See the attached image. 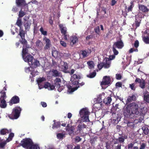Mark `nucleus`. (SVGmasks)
Wrapping results in <instances>:
<instances>
[{
	"label": "nucleus",
	"mask_w": 149,
	"mask_h": 149,
	"mask_svg": "<svg viewBox=\"0 0 149 149\" xmlns=\"http://www.w3.org/2000/svg\"><path fill=\"white\" fill-rule=\"evenodd\" d=\"M62 35L64 36L63 38L65 40H68L69 36L68 34V33H65V34H63Z\"/></svg>",
	"instance_id": "obj_54"
},
{
	"label": "nucleus",
	"mask_w": 149,
	"mask_h": 149,
	"mask_svg": "<svg viewBox=\"0 0 149 149\" xmlns=\"http://www.w3.org/2000/svg\"><path fill=\"white\" fill-rule=\"evenodd\" d=\"M74 129V127L70 125L69 124H68L66 127V130L68 132L70 135L73 134Z\"/></svg>",
	"instance_id": "obj_20"
},
{
	"label": "nucleus",
	"mask_w": 149,
	"mask_h": 149,
	"mask_svg": "<svg viewBox=\"0 0 149 149\" xmlns=\"http://www.w3.org/2000/svg\"><path fill=\"white\" fill-rule=\"evenodd\" d=\"M84 84V83L82 82L81 83H79L78 86H76L75 87L72 88V86L69 85H67L66 86L68 88V91L70 92H73L77 90L80 86H82Z\"/></svg>",
	"instance_id": "obj_14"
},
{
	"label": "nucleus",
	"mask_w": 149,
	"mask_h": 149,
	"mask_svg": "<svg viewBox=\"0 0 149 149\" xmlns=\"http://www.w3.org/2000/svg\"><path fill=\"white\" fill-rule=\"evenodd\" d=\"M146 144L144 143H142L139 149H144L146 147Z\"/></svg>",
	"instance_id": "obj_63"
},
{
	"label": "nucleus",
	"mask_w": 149,
	"mask_h": 149,
	"mask_svg": "<svg viewBox=\"0 0 149 149\" xmlns=\"http://www.w3.org/2000/svg\"><path fill=\"white\" fill-rule=\"evenodd\" d=\"M112 99L111 97L105 98L103 100V102L107 105H109L111 102Z\"/></svg>",
	"instance_id": "obj_27"
},
{
	"label": "nucleus",
	"mask_w": 149,
	"mask_h": 149,
	"mask_svg": "<svg viewBox=\"0 0 149 149\" xmlns=\"http://www.w3.org/2000/svg\"><path fill=\"white\" fill-rule=\"evenodd\" d=\"M21 111L19 107H17L13 109L11 113L8 115V117L12 119H17L19 116Z\"/></svg>",
	"instance_id": "obj_4"
},
{
	"label": "nucleus",
	"mask_w": 149,
	"mask_h": 149,
	"mask_svg": "<svg viewBox=\"0 0 149 149\" xmlns=\"http://www.w3.org/2000/svg\"><path fill=\"white\" fill-rule=\"evenodd\" d=\"M56 136L58 139H62L64 136V135L62 133H59L57 134Z\"/></svg>",
	"instance_id": "obj_47"
},
{
	"label": "nucleus",
	"mask_w": 149,
	"mask_h": 149,
	"mask_svg": "<svg viewBox=\"0 0 149 149\" xmlns=\"http://www.w3.org/2000/svg\"><path fill=\"white\" fill-rule=\"evenodd\" d=\"M16 24L20 27V29L22 28V22L20 19L18 18L17 19L16 22Z\"/></svg>",
	"instance_id": "obj_42"
},
{
	"label": "nucleus",
	"mask_w": 149,
	"mask_h": 149,
	"mask_svg": "<svg viewBox=\"0 0 149 149\" xmlns=\"http://www.w3.org/2000/svg\"><path fill=\"white\" fill-rule=\"evenodd\" d=\"M136 100V97L134 95H132L131 96H129L126 101V105L129 104L131 102L135 101Z\"/></svg>",
	"instance_id": "obj_21"
},
{
	"label": "nucleus",
	"mask_w": 149,
	"mask_h": 149,
	"mask_svg": "<svg viewBox=\"0 0 149 149\" xmlns=\"http://www.w3.org/2000/svg\"><path fill=\"white\" fill-rule=\"evenodd\" d=\"M55 120H54V123L52 126V128L53 129H57L60 127L61 125V123L60 122H55Z\"/></svg>",
	"instance_id": "obj_31"
},
{
	"label": "nucleus",
	"mask_w": 149,
	"mask_h": 149,
	"mask_svg": "<svg viewBox=\"0 0 149 149\" xmlns=\"http://www.w3.org/2000/svg\"><path fill=\"white\" fill-rule=\"evenodd\" d=\"M78 41V38L76 36H72L70 37V41L71 42V43H72V45L76 44Z\"/></svg>",
	"instance_id": "obj_25"
},
{
	"label": "nucleus",
	"mask_w": 149,
	"mask_h": 149,
	"mask_svg": "<svg viewBox=\"0 0 149 149\" xmlns=\"http://www.w3.org/2000/svg\"><path fill=\"white\" fill-rule=\"evenodd\" d=\"M134 120H133V121L131 122L129 120H125L124 121V123L127 124L128 127H130L131 128H132L134 127Z\"/></svg>",
	"instance_id": "obj_29"
},
{
	"label": "nucleus",
	"mask_w": 149,
	"mask_h": 149,
	"mask_svg": "<svg viewBox=\"0 0 149 149\" xmlns=\"http://www.w3.org/2000/svg\"><path fill=\"white\" fill-rule=\"evenodd\" d=\"M26 12L22 10V8L19 12V14L18 15L19 17L21 18L22 17L26 15Z\"/></svg>",
	"instance_id": "obj_41"
},
{
	"label": "nucleus",
	"mask_w": 149,
	"mask_h": 149,
	"mask_svg": "<svg viewBox=\"0 0 149 149\" xmlns=\"http://www.w3.org/2000/svg\"><path fill=\"white\" fill-rule=\"evenodd\" d=\"M143 42L147 44H149V36H144L142 38Z\"/></svg>",
	"instance_id": "obj_40"
},
{
	"label": "nucleus",
	"mask_w": 149,
	"mask_h": 149,
	"mask_svg": "<svg viewBox=\"0 0 149 149\" xmlns=\"http://www.w3.org/2000/svg\"><path fill=\"white\" fill-rule=\"evenodd\" d=\"M130 5L127 7V6H125L124 10H122V14L124 17H126L128 15L127 13L130 12H132L133 10V8L134 6V3L131 1L130 3Z\"/></svg>",
	"instance_id": "obj_6"
},
{
	"label": "nucleus",
	"mask_w": 149,
	"mask_h": 149,
	"mask_svg": "<svg viewBox=\"0 0 149 149\" xmlns=\"http://www.w3.org/2000/svg\"><path fill=\"white\" fill-rule=\"evenodd\" d=\"M61 83V80L60 79L56 78L54 80V85H51L50 83L48 82H46L44 85V87L45 88H48L49 90H53L55 88V87L57 88H58V90L59 92H61V90H60L59 88L60 87V84Z\"/></svg>",
	"instance_id": "obj_3"
},
{
	"label": "nucleus",
	"mask_w": 149,
	"mask_h": 149,
	"mask_svg": "<svg viewBox=\"0 0 149 149\" xmlns=\"http://www.w3.org/2000/svg\"><path fill=\"white\" fill-rule=\"evenodd\" d=\"M10 132L6 129H3L0 131V134L1 135H4L7 134H8Z\"/></svg>",
	"instance_id": "obj_33"
},
{
	"label": "nucleus",
	"mask_w": 149,
	"mask_h": 149,
	"mask_svg": "<svg viewBox=\"0 0 149 149\" xmlns=\"http://www.w3.org/2000/svg\"><path fill=\"white\" fill-rule=\"evenodd\" d=\"M16 3L18 7H21L22 8L26 7H27V9L28 10L27 4L26 3L24 0H16Z\"/></svg>",
	"instance_id": "obj_12"
},
{
	"label": "nucleus",
	"mask_w": 149,
	"mask_h": 149,
	"mask_svg": "<svg viewBox=\"0 0 149 149\" xmlns=\"http://www.w3.org/2000/svg\"><path fill=\"white\" fill-rule=\"evenodd\" d=\"M139 104L137 102H133L125 105L123 109V114L125 117L130 118L133 115V116L138 115L139 113Z\"/></svg>",
	"instance_id": "obj_1"
},
{
	"label": "nucleus",
	"mask_w": 149,
	"mask_h": 149,
	"mask_svg": "<svg viewBox=\"0 0 149 149\" xmlns=\"http://www.w3.org/2000/svg\"><path fill=\"white\" fill-rule=\"evenodd\" d=\"M89 112L86 109H81L79 112V113L80 115H82L83 116L88 115Z\"/></svg>",
	"instance_id": "obj_26"
},
{
	"label": "nucleus",
	"mask_w": 149,
	"mask_h": 149,
	"mask_svg": "<svg viewBox=\"0 0 149 149\" xmlns=\"http://www.w3.org/2000/svg\"><path fill=\"white\" fill-rule=\"evenodd\" d=\"M52 75L54 77H60L62 76V74L60 72L56 70L53 69L52 70Z\"/></svg>",
	"instance_id": "obj_24"
},
{
	"label": "nucleus",
	"mask_w": 149,
	"mask_h": 149,
	"mask_svg": "<svg viewBox=\"0 0 149 149\" xmlns=\"http://www.w3.org/2000/svg\"><path fill=\"white\" fill-rule=\"evenodd\" d=\"M83 116L84 117L83 119L84 121L86 122H89L90 121L88 115L85 116Z\"/></svg>",
	"instance_id": "obj_56"
},
{
	"label": "nucleus",
	"mask_w": 149,
	"mask_h": 149,
	"mask_svg": "<svg viewBox=\"0 0 149 149\" xmlns=\"http://www.w3.org/2000/svg\"><path fill=\"white\" fill-rule=\"evenodd\" d=\"M36 46L39 50H41L43 48V43L40 40H38L36 42Z\"/></svg>",
	"instance_id": "obj_22"
},
{
	"label": "nucleus",
	"mask_w": 149,
	"mask_h": 149,
	"mask_svg": "<svg viewBox=\"0 0 149 149\" xmlns=\"http://www.w3.org/2000/svg\"><path fill=\"white\" fill-rule=\"evenodd\" d=\"M135 82L139 84V86L142 89H143L145 88L146 83L144 80L142 79L136 78L135 80Z\"/></svg>",
	"instance_id": "obj_9"
},
{
	"label": "nucleus",
	"mask_w": 149,
	"mask_h": 149,
	"mask_svg": "<svg viewBox=\"0 0 149 149\" xmlns=\"http://www.w3.org/2000/svg\"><path fill=\"white\" fill-rule=\"evenodd\" d=\"M134 143V142H133L128 144L127 145L128 149H132V148L134 147L133 146Z\"/></svg>",
	"instance_id": "obj_53"
},
{
	"label": "nucleus",
	"mask_w": 149,
	"mask_h": 149,
	"mask_svg": "<svg viewBox=\"0 0 149 149\" xmlns=\"http://www.w3.org/2000/svg\"><path fill=\"white\" fill-rule=\"evenodd\" d=\"M45 80V78L44 77H42L38 78L37 81L38 85L39 86L42 82Z\"/></svg>",
	"instance_id": "obj_43"
},
{
	"label": "nucleus",
	"mask_w": 149,
	"mask_h": 149,
	"mask_svg": "<svg viewBox=\"0 0 149 149\" xmlns=\"http://www.w3.org/2000/svg\"><path fill=\"white\" fill-rule=\"evenodd\" d=\"M115 56L114 55L110 56L108 58L109 61H111V60L114 59L115 58Z\"/></svg>",
	"instance_id": "obj_64"
},
{
	"label": "nucleus",
	"mask_w": 149,
	"mask_h": 149,
	"mask_svg": "<svg viewBox=\"0 0 149 149\" xmlns=\"http://www.w3.org/2000/svg\"><path fill=\"white\" fill-rule=\"evenodd\" d=\"M143 14L141 12H139L137 14L135 15V19L141 20L143 16H144Z\"/></svg>",
	"instance_id": "obj_32"
},
{
	"label": "nucleus",
	"mask_w": 149,
	"mask_h": 149,
	"mask_svg": "<svg viewBox=\"0 0 149 149\" xmlns=\"http://www.w3.org/2000/svg\"><path fill=\"white\" fill-rule=\"evenodd\" d=\"M0 93L1 94L0 97V106L2 108H5L7 106L6 101L5 100L6 97V92L1 91Z\"/></svg>",
	"instance_id": "obj_5"
},
{
	"label": "nucleus",
	"mask_w": 149,
	"mask_h": 149,
	"mask_svg": "<svg viewBox=\"0 0 149 149\" xmlns=\"http://www.w3.org/2000/svg\"><path fill=\"white\" fill-rule=\"evenodd\" d=\"M116 78L117 80H120L121 79L122 76L121 74H117L116 75Z\"/></svg>",
	"instance_id": "obj_58"
},
{
	"label": "nucleus",
	"mask_w": 149,
	"mask_h": 149,
	"mask_svg": "<svg viewBox=\"0 0 149 149\" xmlns=\"http://www.w3.org/2000/svg\"><path fill=\"white\" fill-rule=\"evenodd\" d=\"M31 23L29 21H27L24 23V26L25 30L29 31L30 29Z\"/></svg>",
	"instance_id": "obj_30"
},
{
	"label": "nucleus",
	"mask_w": 149,
	"mask_h": 149,
	"mask_svg": "<svg viewBox=\"0 0 149 149\" xmlns=\"http://www.w3.org/2000/svg\"><path fill=\"white\" fill-rule=\"evenodd\" d=\"M25 31L24 30L23 28L20 29L19 35L20 36L22 40H20L19 41L21 43L24 45H26L27 43V41L25 38Z\"/></svg>",
	"instance_id": "obj_8"
},
{
	"label": "nucleus",
	"mask_w": 149,
	"mask_h": 149,
	"mask_svg": "<svg viewBox=\"0 0 149 149\" xmlns=\"http://www.w3.org/2000/svg\"><path fill=\"white\" fill-rule=\"evenodd\" d=\"M72 81V84L73 85H77L76 86H78V85L79 84V81L77 80H71Z\"/></svg>",
	"instance_id": "obj_55"
},
{
	"label": "nucleus",
	"mask_w": 149,
	"mask_h": 149,
	"mask_svg": "<svg viewBox=\"0 0 149 149\" xmlns=\"http://www.w3.org/2000/svg\"><path fill=\"white\" fill-rule=\"evenodd\" d=\"M87 64L89 68L92 69L93 68L94 66V62L92 61H89L87 62Z\"/></svg>",
	"instance_id": "obj_37"
},
{
	"label": "nucleus",
	"mask_w": 149,
	"mask_h": 149,
	"mask_svg": "<svg viewBox=\"0 0 149 149\" xmlns=\"http://www.w3.org/2000/svg\"><path fill=\"white\" fill-rule=\"evenodd\" d=\"M94 30L96 33L98 35H99L100 30V27L99 26H97L95 27L94 29Z\"/></svg>",
	"instance_id": "obj_50"
},
{
	"label": "nucleus",
	"mask_w": 149,
	"mask_h": 149,
	"mask_svg": "<svg viewBox=\"0 0 149 149\" xmlns=\"http://www.w3.org/2000/svg\"><path fill=\"white\" fill-rule=\"evenodd\" d=\"M138 7L140 12L142 13H147L149 11V8L144 5L139 4Z\"/></svg>",
	"instance_id": "obj_11"
},
{
	"label": "nucleus",
	"mask_w": 149,
	"mask_h": 149,
	"mask_svg": "<svg viewBox=\"0 0 149 149\" xmlns=\"http://www.w3.org/2000/svg\"><path fill=\"white\" fill-rule=\"evenodd\" d=\"M24 61L26 62H27L29 64V63H31L32 60L34 58L33 57L31 56V55H27L26 56L22 57Z\"/></svg>",
	"instance_id": "obj_23"
},
{
	"label": "nucleus",
	"mask_w": 149,
	"mask_h": 149,
	"mask_svg": "<svg viewBox=\"0 0 149 149\" xmlns=\"http://www.w3.org/2000/svg\"><path fill=\"white\" fill-rule=\"evenodd\" d=\"M60 68L61 69V71L64 73H66L69 72L68 70V66L67 63L63 62V64L61 65Z\"/></svg>",
	"instance_id": "obj_17"
},
{
	"label": "nucleus",
	"mask_w": 149,
	"mask_h": 149,
	"mask_svg": "<svg viewBox=\"0 0 149 149\" xmlns=\"http://www.w3.org/2000/svg\"><path fill=\"white\" fill-rule=\"evenodd\" d=\"M108 17V14H101L100 17V19H103L106 20L107 18Z\"/></svg>",
	"instance_id": "obj_45"
},
{
	"label": "nucleus",
	"mask_w": 149,
	"mask_h": 149,
	"mask_svg": "<svg viewBox=\"0 0 149 149\" xmlns=\"http://www.w3.org/2000/svg\"><path fill=\"white\" fill-rule=\"evenodd\" d=\"M81 54L83 58H85L88 56L87 52L85 50H82L81 51Z\"/></svg>",
	"instance_id": "obj_48"
},
{
	"label": "nucleus",
	"mask_w": 149,
	"mask_h": 149,
	"mask_svg": "<svg viewBox=\"0 0 149 149\" xmlns=\"http://www.w3.org/2000/svg\"><path fill=\"white\" fill-rule=\"evenodd\" d=\"M135 85V84L134 83H132L131 84H130L129 87L132 90L135 91L136 88Z\"/></svg>",
	"instance_id": "obj_46"
},
{
	"label": "nucleus",
	"mask_w": 149,
	"mask_h": 149,
	"mask_svg": "<svg viewBox=\"0 0 149 149\" xmlns=\"http://www.w3.org/2000/svg\"><path fill=\"white\" fill-rule=\"evenodd\" d=\"M39 64V61L34 58L31 63H29V65H31V67L33 68L37 67Z\"/></svg>",
	"instance_id": "obj_18"
},
{
	"label": "nucleus",
	"mask_w": 149,
	"mask_h": 149,
	"mask_svg": "<svg viewBox=\"0 0 149 149\" xmlns=\"http://www.w3.org/2000/svg\"><path fill=\"white\" fill-rule=\"evenodd\" d=\"M101 14L103 13L104 14H108L107 13L106 9L104 7H102V10L101 11Z\"/></svg>",
	"instance_id": "obj_59"
},
{
	"label": "nucleus",
	"mask_w": 149,
	"mask_h": 149,
	"mask_svg": "<svg viewBox=\"0 0 149 149\" xmlns=\"http://www.w3.org/2000/svg\"><path fill=\"white\" fill-rule=\"evenodd\" d=\"M24 47L23 48L22 51V57H24L25 56L26 54L28 53V48H29L27 46V44L26 45H24Z\"/></svg>",
	"instance_id": "obj_28"
},
{
	"label": "nucleus",
	"mask_w": 149,
	"mask_h": 149,
	"mask_svg": "<svg viewBox=\"0 0 149 149\" xmlns=\"http://www.w3.org/2000/svg\"><path fill=\"white\" fill-rule=\"evenodd\" d=\"M104 68H108L110 66L111 61H109L108 58L105 57L103 60L102 62Z\"/></svg>",
	"instance_id": "obj_16"
},
{
	"label": "nucleus",
	"mask_w": 149,
	"mask_h": 149,
	"mask_svg": "<svg viewBox=\"0 0 149 149\" xmlns=\"http://www.w3.org/2000/svg\"><path fill=\"white\" fill-rule=\"evenodd\" d=\"M81 77L80 75L74 74L71 76V80H72L73 79L75 80L76 79H79L81 78Z\"/></svg>",
	"instance_id": "obj_35"
},
{
	"label": "nucleus",
	"mask_w": 149,
	"mask_h": 149,
	"mask_svg": "<svg viewBox=\"0 0 149 149\" xmlns=\"http://www.w3.org/2000/svg\"><path fill=\"white\" fill-rule=\"evenodd\" d=\"M61 32L62 34L67 33V29L65 25L63 24H60L58 25Z\"/></svg>",
	"instance_id": "obj_19"
},
{
	"label": "nucleus",
	"mask_w": 149,
	"mask_h": 149,
	"mask_svg": "<svg viewBox=\"0 0 149 149\" xmlns=\"http://www.w3.org/2000/svg\"><path fill=\"white\" fill-rule=\"evenodd\" d=\"M147 93H148V94L144 95L143 100L145 102L149 103V93L147 92Z\"/></svg>",
	"instance_id": "obj_36"
},
{
	"label": "nucleus",
	"mask_w": 149,
	"mask_h": 149,
	"mask_svg": "<svg viewBox=\"0 0 149 149\" xmlns=\"http://www.w3.org/2000/svg\"><path fill=\"white\" fill-rule=\"evenodd\" d=\"M103 67H104L103 64L102 62L97 65V68L99 70H101Z\"/></svg>",
	"instance_id": "obj_62"
},
{
	"label": "nucleus",
	"mask_w": 149,
	"mask_h": 149,
	"mask_svg": "<svg viewBox=\"0 0 149 149\" xmlns=\"http://www.w3.org/2000/svg\"><path fill=\"white\" fill-rule=\"evenodd\" d=\"M40 31L41 34L44 36L47 35V31L45 30L42 27H41L40 29Z\"/></svg>",
	"instance_id": "obj_38"
},
{
	"label": "nucleus",
	"mask_w": 149,
	"mask_h": 149,
	"mask_svg": "<svg viewBox=\"0 0 149 149\" xmlns=\"http://www.w3.org/2000/svg\"><path fill=\"white\" fill-rule=\"evenodd\" d=\"M112 81L109 76H106L103 77L102 80L100 83V85L102 86L103 85L109 86L111 84Z\"/></svg>",
	"instance_id": "obj_7"
},
{
	"label": "nucleus",
	"mask_w": 149,
	"mask_h": 149,
	"mask_svg": "<svg viewBox=\"0 0 149 149\" xmlns=\"http://www.w3.org/2000/svg\"><path fill=\"white\" fill-rule=\"evenodd\" d=\"M142 129L144 134L146 135L148 134L149 132V130L147 127L146 126H143L142 127Z\"/></svg>",
	"instance_id": "obj_34"
},
{
	"label": "nucleus",
	"mask_w": 149,
	"mask_h": 149,
	"mask_svg": "<svg viewBox=\"0 0 149 149\" xmlns=\"http://www.w3.org/2000/svg\"><path fill=\"white\" fill-rule=\"evenodd\" d=\"M113 46L118 49H121L123 47L124 44L122 40L120 39L114 42Z\"/></svg>",
	"instance_id": "obj_15"
},
{
	"label": "nucleus",
	"mask_w": 149,
	"mask_h": 149,
	"mask_svg": "<svg viewBox=\"0 0 149 149\" xmlns=\"http://www.w3.org/2000/svg\"><path fill=\"white\" fill-rule=\"evenodd\" d=\"M116 47L113 46L112 47V50L113 52L114 55H117L118 54V52L116 49Z\"/></svg>",
	"instance_id": "obj_49"
},
{
	"label": "nucleus",
	"mask_w": 149,
	"mask_h": 149,
	"mask_svg": "<svg viewBox=\"0 0 149 149\" xmlns=\"http://www.w3.org/2000/svg\"><path fill=\"white\" fill-rule=\"evenodd\" d=\"M43 40L45 41V45L44 47L45 51L49 49L51 46V42L50 40L48 38L45 37L43 38Z\"/></svg>",
	"instance_id": "obj_13"
},
{
	"label": "nucleus",
	"mask_w": 149,
	"mask_h": 149,
	"mask_svg": "<svg viewBox=\"0 0 149 149\" xmlns=\"http://www.w3.org/2000/svg\"><path fill=\"white\" fill-rule=\"evenodd\" d=\"M96 73L95 71L92 72L90 73V74L87 75V77L90 78H92L94 77L96 75Z\"/></svg>",
	"instance_id": "obj_39"
},
{
	"label": "nucleus",
	"mask_w": 149,
	"mask_h": 149,
	"mask_svg": "<svg viewBox=\"0 0 149 149\" xmlns=\"http://www.w3.org/2000/svg\"><path fill=\"white\" fill-rule=\"evenodd\" d=\"M24 148L29 149H40L38 145L34 144L32 140L29 138L23 139L19 144Z\"/></svg>",
	"instance_id": "obj_2"
},
{
	"label": "nucleus",
	"mask_w": 149,
	"mask_h": 149,
	"mask_svg": "<svg viewBox=\"0 0 149 149\" xmlns=\"http://www.w3.org/2000/svg\"><path fill=\"white\" fill-rule=\"evenodd\" d=\"M93 38V35H90L87 36L86 38V40H90L92 39Z\"/></svg>",
	"instance_id": "obj_61"
},
{
	"label": "nucleus",
	"mask_w": 149,
	"mask_h": 149,
	"mask_svg": "<svg viewBox=\"0 0 149 149\" xmlns=\"http://www.w3.org/2000/svg\"><path fill=\"white\" fill-rule=\"evenodd\" d=\"M122 83L120 82H118L115 84L116 87L117 88L118 87H121L122 86Z\"/></svg>",
	"instance_id": "obj_57"
},
{
	"label": "nucleus",
	"mask_w": 149,
	"mask_h": 149,
	"mask_svg": "<svg viewBox=\"0 0 149 149\" xmlns=\"http://www.w3.org/2000/svg\"><path fill=\"white\" fill-rule=\"evenodd\" d=\"M139 42L138 40H136L135 41L134 46V47L136 48H137L138 46H139Z\"/></svg>",
	"instance_id": "obj_60"
},
{
	"label": "nucleus",
	"mask_w": 149,
	"mask_h": 149,
	"mask_svg": "<svg viewBox=\"0 0 149 149\" xmlns=\"http://www.w3.org/2000/svg\"><path fill=\"white\" fill-rule=\"evenodd\" d=\"M141 21V20L135 19V25L136 27H138L139 26Z\"/></svg>",
	"instance_id": "obj_51"
},
{
	"label": "nucleus",
	"mask_w": 149,
	"mask_h": 149,
	"mask_svg": "<svg viewBox=\"0 0 149 149\" xmlns=\"http://www.w3.org/2000/svg\"><path fill=\"white\" fill-rule=\"evenodd\" d=\"M19 98L18 96L15 95L12 97L9 101V104L10 106H12L13 104H16L19 103Z\"/></svg>",
	"instance_id": "obj_10"
},
{
	"label": "nucleus",
	"mask_w": 149,
	"mask_h": 149,
	"mask_svg": "<svg viewBox=\"0 0 149 149\" xmlns=\"http://www.w3.org/2000/svg\"><path fill=\"white\" fill-rule=\"evenodd\" d=\"M86 125L84 124H83L82 125H79L78 126V130L79 132H80L83 129L85 128L86 127Z\"/></svg>",
	"instance_id": "obj_44"
},
{
	"label": "nucleus",
	"mask_w": 149,
	"mask_h": 149,
	"mask_svg": "<svg viewBox=\"0 0 149 149\" xmlns=\"http://www.w3.org/2000/svg\"><path fill=\"white\" fill-rule=\"evenodd\" d=\"M52 56L54 57H56L58 55V51L56 50H53L52 52Z\"/></svg>",
	"instance_id": "obj_52"
}]
</instances>
